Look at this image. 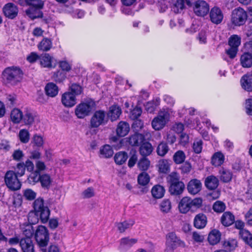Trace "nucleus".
I'll return each mask as SVG.
<instances>
[{
  "mask_svg": "<svg viewBox=\"0 0 252 252\" xmlns=\"http://www.w3.org/2000/svg\"><path fill=\"white\" fill-rule=\"evenodd\" d=\"M25 166L24 162L18 163L14 167V171L18 177L23 176L25 173Z\"/></svg>",
  "mask_w": 252,
  "mask_h": 252,
  "instance_id": "obj_53",
  "label": "nucleus"
},
{
  "mask_svg": "<svg viewBox=\"0 0 252 252\" xmlns=\"http://www.w3.org/2000/svg\"><path fill=\"white\" fill-rule=\"evenodd\" d=\"M46 94L50 97L56 96L59 92L58 86L53 83H48L45 88Z\"/></svg>",
  "mask_w": 252,
  "mask_h": 252,
  "instance_id": "obj_31",
  "label": "nucleus"
},
{
  "mask_svg": "<svg viewBox=\"0 0 252 252\" xmlns=\"http://www.w3.org/2000/svg\"><path fill=\"white\" fill-rule=\"evenodd\" d=\"M220 237L221 234L220 232L217 229H214L209 233L208 240L211 245H214L220 241Z\"/></svg>",
  "mask_w": 252,
  "mask_h": 252,
  "instance_id": "obj_26",
  "label": "nucleus"
},
{
  "mask_svg": "<svg viewBox=\"0 0 252 252\" xmlns=\"http://www.w3.org/2000/svg\"><path fill=\"white\" fill-rule=\"evenodd\" d=\"M52 40L47 37L43 38L37 45L38 50L43 52L49 51L52 48Z\"/></svg>",
  "mask_w": 252,
  "mask_h": 252,
  "instance_id": "obj_25",
  "label": "nucleus"
},
{
  "mask_svg": "<svg viewBox=\"0 0 252 252\" xmlns=\"http://www.w3.org/2000/svg\"><path fill=\"white\" fill-rule=\"evenodd\" d=\"M235 220L234 216L230 212H225L221 217L222 224L226 226L233 224Z\"/></svg>",
  "mask_w": 252,
  "mask_h": 252,
  "instance_id": "obj_29",
  "label": "nucleus"
},
{
  "mask_svg": "<svg viewBox=\"0 0 252 252\" xmlns=\"http://www.w3.org/2000/svg\"><path fill=\"white\" fill-rule=\"evenodd\" d=\"M237 246V242L236 239H228L223 243V247L229 251H233Z\"/></svg>",
  "mask_w": 252,
  "mask_h": 252,
  "instance_id": "obj_51",
  "label": "nucleus"
},
{
  "mask_svg": "<svg viewBox=\"0 0 252 252\" xmlns=\"http://www.w3.org/2000/svg\"><path fill=\"white\" fill-rule=\"evenodd\" d=\"M209 9V4L204 0H198L194 3L193 11L197 16H205L208 13Z\"/></svg>",
  "mask_w": 252,
  "mask_h": 252,
  "instance_id": "obj_12",
  "label": "nucleus"
},
{
  "mask_svg": "<svg viewBox=\"0 0 252 252\" xmlns=\"http://www.w3.org/2000/svg\"><path fill=\"white\" fill-rule=\"evenodd\" d=\"M218 179L214 175L208 176L205 181V185L210 190L216 189L219 185Z\"/></svg>",
  "mask_w": 252,
  "mask_h": 252,
  "instance_id": "obj_24",
  "label": "nucleus"
},
{
  "mask_svg": "<svg viewBox=\"0 0 252 252\" xmlns=\"http://www.w3.org/2000/svg\"><path fill=\"white\" fill-rule=\"evenodd\" d=\"M19 137L20 141L22 143H27L29 142L30 139V133L26 129H21L19 132Z\"/></svg>",
  "mask_w": 252,
  "mask_h": 252,
  "instance_id": "obj_54",
  "label": "nucleus"
},
{
  "mask_svg": "<svg viewBox=\"0 0 252 252\" xmlns=\"http://www.w3.org/2000/svg\"><path fill=\"white\" fill-rule=\"evenodd\" d=\"M247 18V12L242 8L238 7L232 11L231 22L235 26H241L244 25Z\"/></svg>",
  "mask_w": 252,
  "mask_h": 252,
  "instance_id": "obj_6",
  "label": "nucleus"
},
{
  "mask_svg": "<svg viewBox=\"0 0 252 252\" xmlns=\"http://www.w3.org/2000/svg\"><path fill=\"white\" fill-rule=\"evenodd\" d=\"M201 188L202 184L200 181L196 179L191 180L187 186L189 192L193 195L198 193L201 190Z\"/></svg>",
  "mask_w": 252,
  "mask_h": 252,
  "instance_id": "obj_17",
  "label": "nucleus"
},
{
  "mask_svg": "<svg viewBox=\"0 0 252 252\" xmlns=\"http://www.w3.org/2000/svg\"><path fill=\"white\" fill-rule=\"evenodd\" d=\"M224 156L220 152L214 154L211 158L212 164L215 166H220L224 162Z\"/></svg>",
  "mask_w": 252,
  "mask_h": 252,
  "instance_id": "obj_32",
  "label": "nucleus"
},
{
  "mask_svg": "<svg viewBox=\"0 0 252 252\" xmlns=\"http://www.w3.org/2000/svg\"><path fill=\"white\" fill-rule=\"evenodd\" d=\"M144 140V136L137 133H134L128 138V143L132 146H139Z\"/></svg>",
  "mask_w": 252,
  "mask_h": 252,
  "instance_id": "obj_28",
  "label": "nucleus"
},
{
  "mask_svg": "<svg viewBox=\"0 0 252 252\" xmlns=\"http://www.w3.org/2000/svg\"><path fill=\"white\" fill-rule=\"evenodd\" d=\"M23 234L25 236V238H30L33 235L34 229L31 224L23 225L21 227Z\"/></svg>",
  "mask_w": 252,
  "mask_h": 252,
  "instance_id": "obj_48",
  "label": "nucleus"
},
{
  "mask_svg": "<svg viewBox=\"0 0 252 252\" xmlns=\"http://www.w3.org/2000/svg\"><path fill=\"white\" fill-rule=\"evenodd\" d=\"M186 4L190 6L191 2L190 0H176L174 4L173 10L175 13H180L185 8Z\"/></svg>",
  "mask_w": 252,
  "mask_h": 252,
  "instance_id": "obj_36",
  "label": "nucleus"
},
{
  "mask_svg": "<svg viewBox=\"0 0 252 252\" xmlns=\"http://www.w3.org/2000/svg\"><path fill=\"white\" fill-rule=\"evenodd\" d=\"M61 101L63 105L69 108L74 106L77 103V99L74 94L68 91L62 94Z\"/></svg>",
  "mask_w": 252,
  "mask_h": 252,
  "instance_id": "obj_15",
  "label": "nucleus"
},
{
  "mask_svg": "<svg viewBox=\"0 0 252 252\" xmlns=\"http://www.w3.org/2000/svg\"><path fill=\"white\" fill-rule=\"evenodd\" d=\"M121 113L122 110L121 108L118 105H114L109 108L107 115L110 118L111 121L113 122L117 120Z\"/></svg>",
  "mask_w": 252,
  "mask_h": 252,
  "instance_id": "obj_22",
  "label": "nucleus"
},
{
  "mask_svg": "<svg viewBox=\"0 0 252 252\" xmlns=\"http://www.w3.org/2000/svg\"><path fill=\"white\" fill-rule=\"evenodd\" d=\"M39 62L42 67L52 68L55 66L56 61L49 54L45 53L40 55Z\"/></svg>",
  "mask_w": 252,
  "mask_h": 252,
  "instance_id": "obj_16",
  "label": "nucleus"
},
{
  "mask_svg": "<svg viewBox=\"0 0 252 252\" xmlns=\"http://www.w3.org/2000/svg\"><path fill=\"white\" fill-rule=\"evenodd\" d=\"M165 190L164 188L159 185H155L152 189L151 192L153 197L159 199L163 197Z\"/></svg>",
  "mask_w": 252,
  "mask_h": 252,
  "instance_id": "obj_30",
  "label": "nucleus"
},
{
  "mask_svg": "<svg viewBox=\"0 0 252 252\" xmlns=\"http://www.w3.org/2000/svg\"><path fill=\"white\" fill-rule=\"evenodd\" d=\"M100 153L102 157L109 158L113 156V150L110 145H105L100 149Z\"/></svg>",
  "mask_w": 252,
  "mask_h": 252,
  "instance_id": "obj_43",
  "label": "nucleus"
},
{
  "mask_svg": "<svg viewBox=\"0 0 252 252\" xmlns=\"http://www.w3.org/2000/svg\"><path fill=\"white\" fill-rule=\"evenodd\" d=\"M209 17L210 21L215 24L218 25L221 23L223 19V14L218 7L215 6L211 8Z\"/></svg>",
  "mask_w": 252,
  "mask_h": 252,
  "instance_id": "obj_13",
  "label": "nucleus"
},
{
  "mask_svg": "<svg viewBox=\"0 0 252 252\" xmlns=\"http://www.w3.org/2000/svg\"><path fill=\"white\" fill-rule=\"evenodd\" d=\"M41 175L38 171H32L29 175L28 181L32 185H35L40 180Z\"/></svg>",
  "mask_w": 252,
  "mask_h": 252,
  "instance_id": "obj_49",
  "label": "nucleus"
},
{
  "mask_svg": "<svg viewBox=\"0 0 252 252\" xmlns=\"http://www.w3.org/2000/svg\"><path fill=\"white\" fill-rule=\"evenodd\" d=\"M150 179L149 174L145 172H143L138 176L137 181L139 185L144 186L149 183Z\"/></svg>",
  "mask_w": 252,
  "mask_h": 252,
  "instance_id": "obj_46",
  "label": "nucleus"
},
{
  "mask_svg": "<svg viewBox=\"0 0 252 252\" xmlns=\"http://www.w3.org/2000/svg\"><path fill=\"white\" fill-rule=\"evenodd\" d=\"M165 252H173L179 247H185V243L178 238L174 232L169 233L166 235Z\"/></svg>",
  "mask_w": 252,
  "mask_h": 252,
  "instance_id": "obj_5",
  "label": "nucleus"
},
{
  "mask_svg": "<svg viewBox=\"0 0 252 252\" xmlns=\"http://www.w3.org/2000/svg\"><path fill=\"white\" fill-rule=\"evenodd\" d=\"M169 148L165 142H161L157 148V153L160 157H164L169 151Z\"/></svg>",
  "mask_w": 252,
  "mask_h": 252,
  "instance_id": "obj_45",
  "label": "nucleus"
},
{
  "mask_svg": "<svg viewBox=\"0 0 252 252\" xmlns=\"http://www.w3.org/2000/svg\"><path fill=\"white\" fill-rule=\"evenodd\" d=\"M22 70L17 66L6 67L2 72L3 79H17L23 77Z\"/></svg>",
  "mask_w": 252,
  "mask_h": 252,
  "instance_id": "obj_10",
  "label": "nucleus"
},
{
  "mask_svg": "<svg viewBox=\"0 0 252 252\" xmlns=\"http://www.w3.org/2000/svg\"><path fill=\"white\" fill-rule=\"evenodd\" d=\"M34 238L38 246L42 251L44 250L49 240L47 228L43 225L38 226L35 231Z\"/></svg>",
  "mask_w": 252,
  "mask_h": 252,
  "instance_id": "obj_3",
  "label": "nucleus"
},
{
  "mask_svg": "<svg viewBox=\"0 0 252 252\" xmlns=\"http://www.w3.org/2000/svg\"><path fill=\"white\" fill-rule=\"evenodd\" d=\"M23 112L18 108L13 109L10 113V119L14 124H19L23 119Z\"/></svg>",
  "mask_w": 252,
  "mask_h": 252,
  "instance_id": "obj_33",
  "label": "nucleus"
},
{
  "mask_svg": "<svg viewBox=\"0 0 252 252\" xmlns=\"http://www.w3.org/2000/svg\"><path fill=\"white\" fill-rule=\"evenodd\" d=\"M202 144L203 142L201 140H196L194 142L192 148L193 151L196 154H199L201 152L202 150Z\"/></svg>",
  "mask_w": 252,
  "mask_h": 252,
  "instance_id": "obj_58",
  "label": "nucleus"
},
{
  "mask_svg": "<svg viewBox=\"0 0 252 252\" xmlns=\"http://www.w3.org/2000/svg\"><path fill=\"white\" fill-rule=\"evenodd\" d=\"M39 182L43 188L48 189L51 185L52 179L49 174H43L41 175Z\"/></svg>",
  "mask_w": 252,
  "mask_h": 252,
  "instance_id": "obj_39",
  "label": "nucleus"
},
{
  "mask_svg": "<svg viewBox=\"0 0 252 252\" xmlns=\"http://www.w3.org/2000/svg\"><path fill=\"white\" fill-rule=\"evenodd\" d=\"M4 182L7 188L11 190H17L21 188V182L18 179L15 172L12 170L6 172L4 176Z\"/></svg>",
  "mask_w": 252,
  "mask_h": 252,
  "instance_id": "obj_7",
  "label": "nucleus"
},
{
  "mask_svg": "<svg viewBox=\"0 0 252 252\" xmlns=\"http://www.w3.org/2000/svg\"><path fill=\"white\" fill-rule=\"evenodd\" d=\"M24 196L29 200H33L36 196V193L31 189H26L23 192Z\"/></svg>",
  "mask_w": 252,
  "mask_h": 252,
  "instance_id": "obj_57",
  "label": "nucleus"
},
{
  "mask_svg": "<svg viewBox=\"0 0 252 252\" xmlns=\"http://www.w3.org/2000/svg\"><path fill=\"white\" fill-rule=\"evenodd\" d=\"M169 113L165 111L159 112L157 117L152 121L151 125L155 130H160L163 128L169 120Z\"/></svg>",
  "mask_w": 252,
  "mask_h": 252,
  "instance_id": "obj_8",
  "label": "nucleus"
},
{
  "mask_svg": "<svg viewBox=\"0 0 252 252\" xmlns=\"http://www.w3.org/2000/svg\"><path fill=\"white\" fill-rule=\"evenodd\" d=\"M241 44V38L237 35H231L228 40V45L231 47H236L238 49V47Z\"/></svg>",
  "mask_w": 252,
  "mask_h": 252,
  "instance_id": "obj_50",
  "label": "nucleus"
},
{
  "mask_svg": "<svg viewBox=\"0 0 252 252\" xmlns=\"http://www.w3.org/2000/svg\"><path fill=\"white\" fill-rule=\"evenodd\" d=\"M107 120L106 113L102 110L96 111L91 119L90 125L92 127L96 128L106 123Z\"/></svg>",
  "mask_w": 252,
  "mask_h": 252,
  "instance_id": "obj_9",
  "label": "nucleus"
},
{
  "mask_svg": "<svg viewBox=\"0 0 252 252\" xmlns=\"http://www.w3.org/2000/svg\"><path fill=\"white\" fill-rule=\"evenodd\" d=\"M35 113L31 109H26L23 112L22 121L26 125H32L34 121Z\"/></svg>",
  "mask_w": 252,
  "mask_h": 252,
  "instance_id": "obj_20",
  "label": "nucleus"
},
{
  "mask_svg": "<svg viewBox=\"0 0 252 252\" xmlns=\"http://www.w3.org/2000/svg\"><path fill=\"white\" fill-rule=\"evenodd\" d=\"M153 151V147L149 142L143 143L139 149L140 154L143 156L146 157L150 155Z\"/></svg>",
  "mask_w": 252,
  "mask_h": 252,
  "instance_id": "obj_35",
  "label": "nucleus"
},
{
  "mask_svg": "<svg viewBox=\"0 0 252 252\" xmlns=\"http://www.w3.org/2000/svg\"><path fill=\"white\" fill-rule=\"evenodd\" d=\"M2 10L4 16L10 19L15 18L19 11L17 6L11 2L6 4L3 6Z\"/></svg>",
  "mask_w": 252,
  "mask_h": 252,
  "instance_id": "obj_14",
  "label": "nucleus"
},
{
  "mask_svg": "<svg viewBox=\"0 0 252 252\" xmlns=\"http://www.w3.org/2000/svg\"><path fill=\"white\" fill-rule=\"evenodd\" d=\"M20 246L23 252H34V245L30 238H21Z\"/></svg>",
  "mask_w": 252,
  "mask_h": 252,
  "instance_id": "obj_18",
  "label": "nucleus"
},
{
  "mask_svg": "<svg viewBox=\"0 0 252 252\" xmlns=\"http://www.w3.org/2000/svg\"><path fill=\"white\" fill-rule=\"evenodd\" d=\"M137 242V239L129 238L128 237L123 238L121 239V245L123 247H130Z\"/></svg>",
  "mask_w": 252,
  "mask_h": 252,
  "instance_id": "obj_52",
  "label": "nucleus"
},
{
  "mask_svg": "<svg viewBox=\"0 0 252 252\" xmlns=\"http://www.w3.org/2000/svg\"><path fill=\"white\" fill-rule=\"evenodd\" d=\"M137 166L140 170L147 171L150 166V161L147 158L143 157L138 161Z\"/></svg>",
  "mask_w": 252,
  "mask_h": 252,
  "instance_id": "obj_41",
  "label": "nucleus"
},
{
  "mask_svg": "<svg viewBox=\"0 0 252 252\" xmlns=\"http://www.w3.org/2000/svg\"><path fill=\"white\" fill-rule=\"evenodd\" d=\"M84 198H89L94 195V189L92 187H89L85 189L82 193Z\"/></svg>",
  "mask_w": 252,
  "mask_h": 252,
  "instance_id": "obj_59",
  "label": "nucleus"
},
{
  "mask_svg": "<svg viewBox=\"0 0 252 252\" xmlns=\"http://www.w3.org/2000/svg\"><path fill=\"white\" fill-rule=\"evenodd\" d=\"M34 144L37 147H41L44 143L43 137L38 135H34L32 138Z\"/></svg>",
  "mask_w": 252,
  "mask_h": 252,
  "instance_id": "obj_62",
  "label": "nucleus"
},
{
  "mask_svg": "<svg viewBox=\"0 0 252 252\" xmlns=\"http://www.w3.org/2000/svg\"><path fill=\"white\" fill-rule=\"evenodd\" d=\"M245 107L246 113L249 115H252V99L249 98L246 100Z\"/></svg>",
  "mask_w": 252,
  "mask_h": 252,
  "instance_id": "obj_64",
  "label": "nucleus"
},
{
  "mask_svg": "<svg viewBox=\"0 0 252 252\" xmlns=\"http://www.w3.org/2000/svg\"><path fill=\"white\" fill-rule=\"evenodd\" d=\"M220 180L224 183H227L232 179V174L231 172L223 168H221L219 171Z\"/></svg>",
  "mask_w": 252,
  "mask_h": 252,
  "instance_id": "obj_37",
  "label": "nucleus"
},
{
  "mask_svg": "<svg viewBox=\"0 0 252 252\" xmlns=\"http://www.w3.org/2000/svg\"><path fill=\"white\" fill-rule=\"evenodd\" d=\"M186 158V154L182 150L177 151L173 156V160L177 164L183 163L185 161Z\"/></svg>",
  "mask_w": 252,
  "mask_h": 252,
  "instance_id": "obj_40",
  "label": "nucleus"
},
{
  "mask_svg": "<svg viewBox=\"0 0 252 252\" xmlns=\"http://www.w3.org/2000/svg\"><path fill=\"white\" fill-rule=\"evenodd\" d=\"M142 109L138 107H135L130 112V117L132 119H137L142 113Z\"/></svg>",
  "mask_w": 252,
  "mask_h": 252,
  "instance_id": "obj_60",
  "label": "nucleus"
},
{
  "mask_svg": "<svg viewBox=\"0 0 252 252\" xmlns=\"http://www.w3.org/2000/svg\"><path fill=\"white\" fill-rule=\"evenodd\" d=\"M158 171L160 173H166L169 171L170 165L166 159L160 160L158 165Z\"/></svg>",
  "mask_w": 252,
  "mask_h": 252,
  "instance_id": "obj_44",
  "label": "nucleus"
},
{
  "mask_svg": "<svg viewBox=\"0 0 252 252\" xmlns=\"http://www.w3.org/2000/svg\"><path fill=\"white\" fill-rule=\"evenodd\" d=\"M240 61L243 67H251L252 66V55L243 53L241 56Z\"/></svg>",
  "mask_w": 252,
  "mask_h": 252,
  "instance_id": "obj_27",
  "label": "nucleus"
},
{
  "mask_svg": "<svg viewBox=\"0 0 252 252\" xmlns=\"http://www.w3.org/2000/svg\"><path fill=\"white\" fill-rule=\"evenodd\" d=\"M238 49L236 47H231L229 46V48L226 49L225 53L231 59L234 58L238 52Z\"/></svg>",
  "mask_w": 252,
  "mask_h": 252,
  "instance_id": "obj_63",
  "label": "nucleus"
},
{
  "mask_svg": "<svg viewBox=\"0 0 252 252\" xmlns=\"http://www.w3.org/2000/svg\"><path fill=\"white\" fill-rule=\"evenodd\" d=\"M134 221L132 220H128L123 222H118L116 226L120 232L122 233L128 228L132 227L134 224Z\"/></svg>",
  "mask_w": 252,
  "mask_h": 252,
  "instance_id": "obj_34",
  "label": "nucleus"
},
{
  "mask_svg": "<svg viewBox=\"0 0 252 252\" xmlns=\"http://www.w3.org/2000/svg\"><path fill=\"white\" fill-rule=\"evenodd\" d=\"M225 204L222 201H216L213 206L214 211L217 213H222L225 209Z\"/></svg>",
  "mask_w": 252,
  "mask_h": 252,
  "instance_id": "obj_55",
  "label": "nucleus"
},
{
  "mask_svg": "<svg viewBox=\"0 0 252 252\" xmlns=\"http://www.w3.org/2000/svg\"><path fill=\"white\" fill-rule=\"evenodd\" d=\"M179 210L182 214H186L191 208L190 197H184L180 201L178 205Z\"/></svg>",
  "mask_w": 252,
  "mask_h": 252,
  "instance_id": "obj_19",
  "label": "nucleus"
},
{
  "mask_svg": "<svg viewBox=\"0 0 252 252\" xmlns=\"http://www.w3.org/2000/svg\"><path fill=\"white\" fill-rule=\"evenodd\" d=\"M40 56H39L36 53L31 52L27 57V60L30 63H34L37 60L40 59Z\"/></svg>",
  "mask_w": 252,
  "mask_h": 252,
  "instance_id": "obj_61",
  "label": "nucleus"
},
{
  "mask_svg": "<svg viewBox=\"0 0 252 252\" xmlns=\"http://www.w3.org/2000/svg\"><path fill=\"white\" fill-rule=\"evenodd\" d=\"M169 177L170 183L169 192L172 195H180L185 189L184 183L180 181V176L176 172L172 173Z\"/></svg>",
  "mask_w": 252,
  "mask_h": 252,
  "instance_id": "obj_2",
  "label": "nucleus"
},
{
  "mask_svg": "<svg viewBox=\"0 0 252 252\" xmlns=\"http://www.w3.org/2000/svg\"><path fill=\"white\" fill-rule=\"evenodd\" d=\"M241 85L243 89L248 91H252V80H241Z\"/></svg>",
  "mask_w": 252,
  "mask_h": 252,
  "instance_id": "obj_56",
  "label": "nucleus"
},
{
  "mask_svg": "<svg viewBox=\"0 0 252 252\" xmlns=\"http://www.w3.org/2000/svg\"><path fill=\"white\" fill-rule=\"evenodd\" d=\"M83 87L78 83H71L68 88V91L73 94L76 97L83 93Z\"/></svg>",
  "mask_w": 252,
  "mask_h": 252,
  "instance_id": "obj_38",
  "label": "nucleus"
},
{
  "mask_svg": "<svg viewBox=\"0 0 252 252\" xmlns=\"http://www.w3.org/2000/svg\"><path fill=\"white\" fill-rule=\"evenodd\" d=\"M129 131V125L125 122H120L117 126L116 129L117 134L121 137H124L127 135Z\"/></svg>",
  "mask_w": 252,
  "mask_h": 252,
  "instance_id": "obj_23",
  "label": "nucleus"
},
{
  "mask_svg": "<svg viewBox=\"0 0 252 252\" xmlns=\"http://www.w3.org/2000/svg\"><path fill=\"white\" fill-rule=\"evenodd\" d=\"M92 109L91 102H82L76 106L75 113L78 118L83 119L89 115Z\"/></svg>",
  "mask_w": 252,
  "mask_h": 252,
  "instance_id": "obj_11",
  "label": "nucleus"
},
{
  "mask_svg": "<svg viewBox=\"0 0 252 252\" xmlns=\"http://www.w3.org/2000/svg\"><path fill=\"white\" fill-rule=\"evenodd\" d=\"M128 156L125 152H119L116 153L114 156V160L116 164L121 165L126 162Z\"/></svg>",
  "mask_w": 252,
  "mask_h": 252,
  "instance_id": "obj_42",
  "label": "nucleus"
},
{
  "mask_svg": "<svg viewBox=\"0 0 252 252\" xmlns=\"http://www.w3.org/2000/svg\"><path fill=\"white\" fill-rule=\"evenodd\" d=\"M159 207L160 210L162 213H168L171 209V202L168 199H164L160 203Z\"/></svg>",
  "mask_w": 252,
  "mask_h": 252,
  "instance_id": "obj_47",
  "label": "nucleus"
},
{
  "mask_svg": "<svg viewBox=\"0 0 252 252\" xmlns=\"http://www.w3.org/2000/svg\"><path fill=\"white\" fill-rule=\"evenodd\" d=\"M27 4L31 6L26 11V14L32 19L41 17L42 12L39 9L42 8L44 2L42 0H27Z\"/></svg>",
  "mask_w": 252,
  "mask_h": 252,
  "instance_id": "obj_4",
  "label": "nucleus"
},
{
  "mask_svg": "<svg viewBox=\"0 0 252 252\" xmlns=\"http://www.w3.org/2000/svg\"><path fill=\"white\" fill-rule=\"evenodd\" d=\"M207 222V217L205 215L199 213L195 216L193 220V224L195 227L201 229L206 225Z\"/></svg>",
  "mask_w": 252,
  "mask_h": 252,
  "instance_id": "obj_21",
  "label": "nucleus"
},
{
  "mask_svg": "<svg viewBox=\"0 0 252 252\" xmlns=\"http://www.w3.org/2000/svg\"><path fill=\"white\" fill-rule=\"evenodd\" d=\"M33 208L35 213L29 214L28 220L32 223L38 221L39 217L41 222L43 223L47 222L50 216V210L47 206L44 205V200L41 198L36 199L33 202Z\"/></svg>",
  "mask_w": 252,
  "mask_h": 252,
  "instance_id": "obj_1",
  "label": "nucleus"
}]
</instances>
